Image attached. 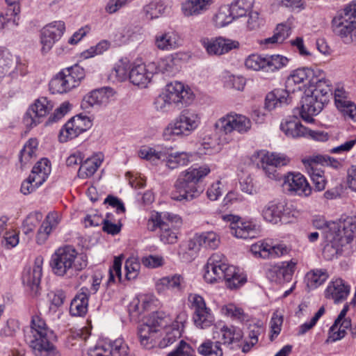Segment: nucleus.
<instances>
[{"label":"nucleus","instance_id":"nucleus-56","mask_svg":"<svg viewBox=\"0 0 356 356\" xmlns=\"http://www.w3.org/2000/svg\"><path fill=\"white\" fill-rule=\"evenodd\" d=\"M38 147V141L35 139H29L24 145L20 152L19 161L22 167L26 165L35 156Z\"/></svg>","mask_w":356,"mask_h":356},{"label":"nucleus","instance_id":"nucleus-24","mask_svg":"<svg viewBox=\"0 0 356 356\" xmlns=\"http://www.w3.org/2000/svg\"><path fill=\"white\" fill-rule=\"evenodd\" d=\"M345 231L338 232L337 234H332V238L328 240L324 238V247L323 255L327 260H332L337 257L341 250V247L350 243L356 232H354L350 239L346 238Z\"/></svg>","mask_w":356,"mask_h":356},{"label":"nucleus","instance_id":"nucleus-13","mask_svg":"<svg viewBox=\"0 0 356 356\" xmlns=\"http://www.w3.org/2000/svg\"><path fill=\"white\" fill-rule=\"evenodd\" d=\"M92 125L90 118L87 116L78 115L72 118L60 129L58 139L61 143L75 138Z\"/></svg>","mask_w":356,"mask_h":356},{"label":"nucleus","instance_id":"nucleus-5","mask_svg":"<svg viewBox=\"0 0 356 356\" xmlns=\"http://www.w3.org/2000/svg\"><path fill=\"white\" fill-rule=\"evenodd\" d=\"M171 323V318L163 312L152 314L146 321L138 327L140 343L145 349L160 348L163 327Z\"/></svg>","mask_w":356,"mask_h":356},{"label":"nucleus","instance_id":"nucleus-27","mask_svg":"<svg viewBox=\"0 0 356 356\" xmlns=\"http://www.w3.org/2000/svg\"><path fill=\"white\" fill-rule=\"evenodd\" d=\"M289 209L284 201L273 200L268 202L261 211L264 219L273 224H277L284 217L288 216Z\"/></svg>","mask_w":356,"mask_h":356},{"label":"nucleus","instance_id":"nucleus-7","mask_svg":"<svg viewBox=\"0 0 356 356\" xmlns=\"http://www.w3.org/2000/svg\"><path fill=\"white\" fill-rule=\"evenodd\" d=\"M332 28L343 43L356 42V0L337 13L332 20Z\"/></svg>","mask_w":356,"mask_h":356},{"label":"nucleus","instance_id":"nucleus-11","mask_svg":"<svg viewBox=\"0 0 356 356\" xmlns=\"http://www.w3.org/2000/svg\"><path fill=\"white\" fill-rule=\"evenodd\" d=\"M224 221L229 222L231 234L238 238H253L258 234L256 225L248 220H245L238 216L232 214L223 215Z\"/></svg>","mask_w":356,"mask_h":356},{"label":"nucleus","instance_id":"nucleus-29","mask_svg":"<svg viewBox=\"0 0 356 356\" xmlns=\"http://www.w3.org/2000/svg\"><path fill=\"white\" fill-rule=\"evenodd\" d=\"M43 258L38 257L35 258L32 267L25 268L23 275V284L34 293H37L42 275Z\"/></svg>","mask_w":356,"mask_h":356},{"label":"nucleus","instance_id":"nucleus-9","mask_svg":"<svg viewBox=\"0 0 356 356\" xmlns=\"http://www.w3.org/2000/svg\"><path fill=\"white\" fill-rule=\"evenodd\" d=\"M214 126L217 130L226 134L233 131L243 134L251 129L252 121L244 115L230 112L219 118Z\"/></svg>","mask_w":356,"mask_h":356},{"label":"nucleus","instance_id":"nucleus-32","mask_svg":"<svg viewBox=\"0 0 356 356\" xmlns=\"http://www.w3.org/2000/svg\"><path fill=\"white\" fill-rule=\"evenodd\" d=\"M61 220V215L56 211H51L46 216L39 227L35 241L38 245H43L49 238L51 233L57 228Z\"/></svg>","mask_w":356,"mask_h":356},{"label":"nucleus","instance_id":"nucleus-42","mask_svg":"<svg viewBox=\"0 0 356 356\" xmlns=\"http://www.w3.org/2000/svg\"><path fill=\"white\" fill-rule=\"evenodd\" d=\"M166 147L142 146L138 152V156L154 165L163 162Z\"/></svg>","mask_w":356,"mask_h":356},{"label":"nucleus","instance_id":"nucleus-15","mask_svg":"<svg viewBox=\"0 0 356 356\" xmlns=\"http://www.w3.org/2000/svg\"><path fill=\"white\" fill-rule=\"evenodd\" d=\"M65 31L63 21H56L44 26L40 31L41 51L43 54L48 53Z\"/></svg>","mask_w":356,"mask_h":356},{"label":"nucleus","instance_id":"nucleus-61","mask_svg":"<svg viewBox=\"0 0 356 356\" xmlns=\"http://www.w3.org/2000/svg\"><path fill=\"white\" fill-rule=\"evenodd\" d=\"M19 330V323L14 318L8 319L0 329V337L2 339L13 338Z\"/></svg>","mask_w":356,"mask_h":356},{"label":"nucleus","instance_id":"nucleus-45","mask_svg":"<svg viewBox=\"0 0 356 356\" xmlns=\"http://www.w3.org/2000/svg\"><path fill=\"white\" fill-rule=\"evenodd\" d=\"M182 324L171 319V323L163 327V336L161 338L160 348H165L181 337V327Z\"/></svg>","mask_w":356,"mask_h":356},{"label":"nucleus","instance_id":"nucleus-47","mask_svg":"<svg viewBox=\"0 0 356 356\" xmlns=\"http://www.w3.org/2000/svg\"><path fill=\"white\" fill-rule=\"evenodd\" d=\"M63 76L66 80L70 90L77 87L81 80L85 77V72L83 67L74 65L61 71Z\"/></svg>","mask_w":356,"mask_h":356},{"label":"nucleus","instance_id":"nucleus-4","mask_svg":"<svg viewBox=\"0 0 356 356\" xmlns=\"http://www.w3.org/2000/svg\"><path fill=\"white\" fill-rule=\"evenodd\" d=\"M201 124L200 113L192 108L183 110L163 129L162 136L165 141H174L190 136Z\"/></svg>","mask_w":356,"mask_h":356},{"label":"nucleus","instance_id":"nucleus-30","mask_svg":"<svg viewBox=\"0 0 356 356\" xmlns=\"http://www.w3.org/2000/svg\"><path fill=\"white\" fill-rule=\"evenodd\" d=\"M348 310V305H346L335 320L334 324L330 328L326 343H333L345 337L346 330L351 326L350 320L346 318Z\"/></svg>","mask_w":356,"mask_h":356},{"label":"nucleus","instance_id":"nucleus-49","mask_svg":"<svg viewBox=\"0 0 356 356\" xmlns=\"http://www.w3.org/2000/svg\"><path fill=\"white\" fill-rule=\"evenodd\" d=\"M329 277L325 269H313L309 271L305 276L307 285L310 289H316L322 285Z\"/></svg>","mask_w":356,"mask_h":356},{"label":"nucleus","instance_id":"nucleus-8","mask_svg":"<svg viewBox=\"0 0 356 356\" xmlns=\"http://www.w3.org/2000/svg\"><path fill=\"white\" fill-rule=\"evenodd\" d=\"M313 225L321 230L323 238L330 240L332 234L345 231L346 238L350 239L354 232H356V216H348L337 222H327L322 217H316L313 220Z\"/></svg>","mask_w":356,"mask_h":356},{"label":"nucleus","instance_id":"nucleus-14","mask_svg":"<svg viewBox=\"0 0 356 356\" xmlns=\"http://www.w3.org/2000/svg\"><path fill=\"white\" fill-rule=\"evenodd\" d=\"M326 102V98L321 97L310 90H306L301 99V118L307 122H312L313 116L321 111Z\"/></svg>","mask_w":356,"mask_h":356},{"label":"nucleus","instance_id":"nucleus-54","mask_svg":"<svg viewBox=\"0 0 356 356\" xmlns=\"http://www.w3.org/2000/svg\"><path fill=\"white\" fill-rule=\"evenodd\" d=\"M193 319L195 326L200 329H206L214 322V316L210 308L193 314Z\"/></svg>","mask_w":356,"mask_h":356},{"label":"nucleus","instance_id":"nucleus-20","mask_svg":"<svg viewBox=\"0 0 356 356\" xmlns=\"http://www.w3.org/2000/svg\"><path fill=\"white\" fill-rule=\"evenodd\" d=\"M202 190L200 186L177 179L174 184V189L170 193L171 199L178 202H189L198 197Z\"/></svg>","mask_w":356,"mask_h":356},{"label":"nucleus","instance_id":"nucleus-19","mask_svg":"<svg viewBox=\"0 0 356 356\" xmlns=\"http://www.w3.org/2000/svg\"><path fill=\"white\" fill-rule=\"evenodd\" d=\"M282 186L286 191L302 197L312 193V188L306 178L300 173L289 172L284 176Z\"/></svg>","mask_w":356,"mask_h":356},{"label":"nucleus","instance_id":"nucleus-52","mask_svg":"<svg viewBox=\"0 0 356 356\" xmlns=\"http://www.w3.org/2000/svg\"><path fill=\"white\" fill-rule=\"evenodd\" d=\"M289 58L286 56L274 54L266 56V72H275L286 67L289 63Z\"/></svg>","mask_w":356,"mask_h":356},{"label":"nucleus","instance_id":"nucleus-33","mask_svg":"<svg viewBox=\"0 0 356 356\" xmlns=\"http://www.w3.org/2000/svg\"><path fill=\"white\" fill-rule=\"evenodd\" d=\"M350 293V286L341 278L332 280L325 290V297L334 303H339L346 299Z\"/></svg>","mask_w":356,"mask_h":356},{"label":"nucleus","instance_id":"nucleus-48","mask_svg":"<svg viewBox=\"0 0 356 356\" xmlns=\"http://www.w3.org/2000/svg\"><path fill=\"white\" fill-rule=\"evenodd\" d=\"M177 61L178 60L173 55H168L160 58L156 62H150L149 63L154 65V74H155L159 72L163 74L174 72L177 70Z\"/></svg>","mask_w":356,"mask_h":356},{"label":"nucleus","instance_id":"nucleus-17","mask_svg":"<svg viewBox=\"0 0 356 356\" xmlns=\"http://www.w3.org/2000/svg\"><path fill=\"white\" fill-rule=\"evenodd\" d=\"M89 356H132L123 339L98 344L88 353Z\"/></svg>","mask_w":356,"mask_h":356},{"label":"nucleus","instance_id":"nucleus-63","mask_svg":"<svg viewBox=\"0 0 356 356\" xmlns=\"http://www.w3.org/2000/svg\"><path fill=\"white\" fill-rule=\"evenodd\" d=\"M90 332L87 327L79 329L71 332V334L67 339L68 346H74L76 345L81 346L82 343L90 337Z\"/></svg>","mask_w":356,"mask_h":356},{"label":"nucleus","instance_id":"nucleus-34","mask_svg":"<svg viewBox=\"0 0 356 356\" xmlns=\"http://www.w3.org/2000/svg\"><path fill=\"white\" fill-rule=\"evenodd\" d=\"M154 46L161 51H172L181 44V40L175 31H160L154 38Z\"/></svg>","mask_w":356,"mask_h":356},{"label":"nucleus","instance_id":"nucleus-58","mask_svg":"<svg viewBox=\"0 0 356 356\" xmlns=\"http://www.w3.org/2000/svg\"><path fill=\"white\" fill-rule=\"evenodd\" d=\"M245 66L253 71L266 72V56L257 54H251L245 58Z\"/></svg>","mask_w":356,"mask_h":356},{"label":"nucleus","instance_id":"nucleus-55","mask_svg":"<svg viewBox=\"0 0 356 356\" xmlns=\"http://www.w3.org/2000/svg\"><path fill=\"white\" fill-rule=\"evenodd\" d=\"M197 352L202 356H222L223 353L219 341L210 340L202 343L197 348Z\"/></svg>","mask_w":356,"mask_h":356},{"label":"nucleus","instance_id":"nucleus-26","mask_svg":"<svg viewBox=\"0 0 356 356\" xmlns=\"http://www.w3.org/2000/svg\"><path fill=\"white\" fill-rule=\"evenodd\" d=\"M184 288V278L179 274L161 277L155 282V289L161 295H166L168 292L179 293L183 291Z\"/></svg>","mask_w":356,"mask_h":356},{"label":"nucleus","instance_id":"nucleus-64","mask_svg":"<svg viewBox=\"0 0 356 356\" xmlns=\"http://www.w3.org/2000/svg\"><path fill=\"white\" fill-rule=\"evenodd\" d=\"M284 316L278 311L273 314L270 321V339L273 341L280 333L283 324Z\"/></svg>","mask_w":356,"mask_h":356},{"label":"nucleus","instance_id":"nucleus-18","mask_svg":"<svg viewBox=\"0 0 356 356\" xmlns=\"http://www.w3.org/2000/svg\"><path fill=\"white\" fill-rule=\"evenodd\" d=\"M250 250L255 257L262 259L276 258L289 252V248L285 244H273L268 241H259L252 245Z\"/></svg>","mask_w":356,"mask_h":356},{"label":"nucleus","instance_id":"nucleus-31","mask_svg":"<svg viewBox=\"0 0 356 356\" xmlns=\"http://www.w3.org/2000/svg\"><path fill=\"white\" fill-rule=\"evenodd\" d=\"M296 263L291 261L287 263L270 266L266 270V276L271 281L282 283L289 281L295 270Z\"/></svg>","mask_w":356,"mask_h":356},{"label":"nucleus","instance_id":"nucleus-36","mask_svg":"<svg viewBox=\"0 0 356 356\" xmlns=\"http://www.w3.org/2000/svg\"><path fill=\"white\" fill-rule=\"evenodd\" d=\"M220 243V236L214 232H205L195 234L189 242V248L192 250H198L200 247L214 250Z\"/></svg>","mask_w":356,"mask_h":356},{"label":"nucleus","instance_id":"nucleus-35","mask_svg":"<svg viewBox=\"0 0 356 356\" xmlns=\"http://www.w3.org/2000/svg\"><path fill=\"white\" fill-rule=\"evenodd\" d=\"M308 90L322 98H326V101H327L329 96L332 94V86L325 73L317 68Z\"/></svg>","mask_w":356,"mask_h":356},{"label":"nucleus","instance_id":"nucleus-40","mask_svg":"<svg viewBox=\"0 0 356 356\" xmlns=\"http://www.w3.org/2000/svg\"><path fill=\"white\" fill-rule=\"evenodd\" d=\"M192 153L187 152H170L166 148V154L163 162L165 166L170 170H175L181 166L187 165L191 161Z\"/></svg>","mask_w":356,"mask_h":356},{"label":"nucleus","instance_id":"nucleus-39","mask_svg":"<svg viewBox=\"0 0 356 356\" xmlns=\"http://www.w3.org/2000/svg\"><path fill=\"white\" fill-rule=\"evenodd\" d=\"M213 0H186L181 4L184 16H198L207 12L213 4Z\"/></svg>","mask_w":356,"mask_h":356},{"label":"nucleus","instance_id":"nucleus-38","mask_svg":"<svg viewBox=\"0 0 356 356\" xmlns=\"http://www.w3.org/2000/svg\"><path fill=\"white\" fill-rule=\"evenodd\" d=\"M310 158L306 156L302 159V163L309 175L315 188L318 191H323L325 188L326 180L323 175V171L321 167L314 162L309 161Z\"/></svg>","mask_w":356,"mask_h":356},{"label":"nucleus","instance_id":"nucleus-37","mask_svg":"<svg viewBox=\"0 0 356 356\" xmlns=\"http://www.w3.org/2000/svg\"><path fill=\"white\" fill-rule=\"evenodd\" d=\"M210 172L211 168L209 165H194L182 171L177 179H180L186 182L199 186L198 184L202 181Z\"/></svg>","mask_w":356,"mask_h":356},{"label":"nucleus","instance_id":"nucleus-2","mask_svg":"<svg viewBox=\"0 0 356 356\" xmlns=\"http://www.w3.org/2000/svg\"><path fill=\"white\" fill-rule=\"evenodd\" d=\"M53 273L59 277H72L88 265L86 254L79 252L71 245L58 248L51 257Z\"/></svg>","mask_w":356,"mask_h":356},{"label":"nucleus","instance_id":"nucleus-10","mask_svg":"<svg viewBox=\"0 0 356 356\" xmlns=\"http://www.w3.org/2000/svg\"><path fill=\"white\" fill-rule=\"evenodd\" d=\"M51 172L49 161L47 159H42L37 162L32 169L31 173L24 181L21 186V191L24 195L34 192L47 179Z\"/></svg>","mask_w":356,"mask_h":356},{"label":"nucleus","instance_id":"nucleus-50","mask_svg":"<svg viewBox=\"0 0 356 356\" xmlns=\"http://www.w3.org/2000/svg\"><path fill=\"white\" fill-rule=\"evenodd\" d=\"M220 312L222 315L239 322H243L248 318L243 309L234 303L223 305L220 307Z\"/></svg>","mask_w":356,"mask_h":356},{"label":"nucleus","instance_id":"nucleus-44","mask_svg":"<svg viewBox=\"0 0 356 356\" xmlns=\"http://www.w3.org/2000/svg\"><path fill=\"white\" fill-rule=\"evenodd\" d=\"M294 90H289L288 88L277 89L274 92L267 95L266 97L265 106L268 110L276 108L278 105L288 104L291 99V93H293Z\"/></svg>","mask_w":356,"mask_h":356},{"label":"nucleus","instance_id":"nucleus-57","mask_svg":"<svg viewBox=\"0 0 356 356\" xmlns=\"http://www.w3.org/2000/svg\"><path fill=\"white\" fill-rule=\"evenodd\" d=\"M254 4V0H234L229 6L231 10L237 19L246 15Z\"/></svg>","mask_w":356,"mask_h":356},{"label":"nucleus","instance_id":"nucleus-6","mask_svg":"<svg viewBox=\"0 0 356 356\" xmlns=\"http://www.w3.org/2000/svg\"><path fill=\"white\" fill-rule=\"evenodd\" d=\"M51 334L45 321L39 315L32 317L30 331L25 334V339L36 356H51L55 353V347L49 341Z\"/></svg>","mask_w":356,"mask_h":356},{"label":"nucleus","instance_id":"nucleus-3","mask_svg":"<svg viewBox=\"0 0 356 356\" xmlns=\"http://www.w3.org/2000/svg\"><path fill=\"white\" fill-rule=\"evenodd\" d=\"M193 99L191 89L179 81L168 83L161 92L154 99V110L161 114H167L177 108L189 104Z\"/></svg>","mask_w":356,"mask_h":356},{"label":"nucleus","instance_id":"nucleus-21","mask_svg":"<svg viewBox=\"0 0 356 356\" xmlns=\"http://www.w3.org/2000/svg\"><path fill=\"white\" fill-rule=\"evenodd\" d=\"M317 68L307 67H298L292 70L285 82V88L289 90H300V85H308L309 87Z\"/></svg>","mask_w":356,"mask_h":356},{"label":"nucleus","instance_id":"nucleus-51","mask_svg":"<svg viewBox=\"0 0 356 356\" xmlns=\"http://www.w3.org/2000/svg\"><path fill=\"white\" fill-rule=\"evenodd\" d=\"M166 8L162 1H154L144 6L143 13L147 19L152 20L163 15Z\"/></svg>","mask_w":356,"mask_h":356},{"label":"nucleus","instance_id":"nucleus-60","mask_svg":"<svg viewBox=\"0 0 356 356\" xmlns=\"http://www.w3.org/2000/svg\"><path fill=\"white\" fill-rule=\"evenodd\" d=\"M49 88L52 93H65L71 90L62 72H58L50 81Z\"/></svg>","mask_w":356,"mask_h":356},{"label":"nucleus","instance_id":"nucleus-23","mask_svg":"<svg viewBox=\"0 0 356 356\" xmlns=\"http://www.w3.org/2000/svg\"><path fill=\"white\" fill-rule=\"evenodd\" d=\"M154 67L149 63L135 64L130 68L129 79L134 85L143 88H147L154 75Z\"/></svg>","mask_w":356,"mask_h":356},{"label":"nucleus","instance_id":"nucleus-25","mask_svg":"<svg viewBox=\"0 0 356 356\" xmlns=\"http://www.w3.org/2000/svg\"><path fill=\"white\" fill-rule=\"evenodd\" d=\"M115 94L114 90L110 87L94 90L84 96L81 108L89 110L95 106L106 105L113 99Z\"/></svg>","mask_w":356,"mask_h":356},{"label":"nucleus","instance_id":"nucleus-53","mask_svg":"<svg viewBox=\"0 0 356 356\" xmlns=\"http://www.w3.org/2000/svg\"><path fill=\"white\" fill-rule=\"evenodd\" d=\"M220 334L221 341L224 344L238 342L243 337L242 330L234 326H223L220 329Z\"/></svg>","mask_w":356,"mask_h":356},{"label":"nucleus","instance_id":"nucleus-12","mask_svg":"<svg viewBox=\"0 0 356 356\" xmlns=\"http://www.w3.org/2000/svg\"><path fill=\"white\" fill-rule=\"evenodd\" d=\"M257 155L260 161L261 168L266 176L271 179L279 178L276 167L285 165L289 162V158L284 154L270 153L265 150L258 152Z\"/></svg>","mask_w":356,"mask_h":356},{"label":"nucleus","instance_id":"nucleus-43","mask_svg":"<svg viewBox=\"0 0 356 356\" xmlns=\"http://www.w3.org/2000/svg\"><path fill=\"white\" fill-rule=\"evenodd\" d=\"M88 292L86 288H81L72 300L70 312L72 316H81L86 314L88 306Z\"/></svg>","mask_w":356,"mask_h":356},{"label":"nucleus","instance_id":"nucleus-41","mask_svg":"<svg viewBox=\"0 0 356 356\" xmlns=\"http://www.w3.org/2000/svg\"><path fill=\"white\" fill-rule=\"evenodd\" d=\"M104 160V155L97 153L82 162L78 171V176L81 179H86L91 177L101 165Z\"/></svg>","mask_w":356,"mask_h":356},{"label":"nucleus","instance_id":"nucleus-16","mask_svg":"<svg viewBox=\"0 0 356 356\" xmlns=\"http://www.w3.org/2000/svg\"><path fill=\"white\" fill-rule=\"evenodd\" d=\"M52 108L53 104L47 98H38L26 111L24 123L28 127L37 126Z\"/></svg>","mask_w":356,"mask_h":356},{"label":"nucleus","instance_id":"nucleus-28","mask_svg":"<svg viewBox=\"0 0 356 356\" xmlns=\"http://www.w3.org/2000/svg\"><path fill=\"white\" fill-rule=\"evenodd\" d=\"M280 129L289 138H296L307 136L316 138V133L304 127L299 119L295 116L284 120L280 124Z\"/></svg>","mask_w":356,"mask_h":356},{"label":"nucleus","instance_id":"nucleus-46","mask_svg":"<svg viewBox=\"0 0 356 356\" xmlns=\"http://www.w3.org/2000/svg\"><path fill=\"white\" fill-rule=\"evenodd\" d=\"M236 19L229 6L222 5L214 13L212 23L216 28H222L231 24Z\"/></svg>","mask_w":356,"mask_h":356},{"label":"nucleus","instance_id":"nucleus-22","mask_svg":"<svg viewBox=\"0 0 356 356\" xmlns=\"http://www.w3.org/2000/svg\"><path fill=\"white\" fill-rule=\"evenodd\" d=\"M201 43L209 55L220 56L228 53L239 47V42L222 37L216 38H204Z\"/></svg>","mask_w":356,"mask_h":356},{"label":"nucleus","instance_id":"nucleus-1","mask_svg":"<svg viewBox=\"0 0 356 356\" xmlns=\"http://www.w3.org/2000/svg\"><path fill=\"white\" fill-rule=\"evenodd\" d=\"M204 269V280L209 284L225 280L228 289H236L246 282L243 273L236 266L229 265L226 257L220 252L211 254Z\"/></svg>","mask_w":356,"mask_h":356},{"label":"nucleus","instance_id":"nucleus-59","mask_svg":"<svg viewBox=\"0 0 356 356\" xmlns=\"http://www.w3.org/2000/svg\"><path fill=\"white\" fill-rule=\"evenodd\" d=\"M308 156L310 158V162H314L320 167L330 166L334 169H339L342 166L341 163L339 160L329 156L313 154Z\"/></svg>","mask_w":356,"mask_h":356},{"label":"nucleus","instance_id":"nucleus-62","mask_svg":"<svg viewBox=\"0 0 356 356\" xmlns=\"http://www.w3.org/2000/svg\"><path fill=\"white\" fill-rule=\"evenodd\" d=\"M160 240L165 244H173L177 241V232L174 227H170L168 222L162 224L159 234Z\"/></svg>","mask_w":356,"mask_h":356}]
</instances>
